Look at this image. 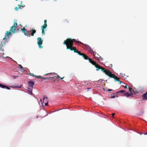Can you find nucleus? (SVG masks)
Segmentation results:
<instances>
[{
    "mask_svg": "<svg viewBox=\"0 0 147 147\" xmlns=\"http://www.w3.org/2000/svg\"><path fill=\"white\" fill-rule=\"evenodd\" d=\"M74 42H75L76 43L78 44H83L82 42L76 40L75 39H72L70 38H67L66 40H65L63 44L66 45L67 49H69L71 51H72L74 48L73 47Z\"/></svg>",
    "mask_w": 147,
    "mask_h": 147,
    "instance_id": "nucleus-1",
    "label": "nucleus"
},
{
    "mask_svg": "<svg viewBox=\"0 0 147 147\" xmlns=\"http://www.w3.org/2000/svg\"><path fill=\"white\" fill-rule=\"evenodd\" d=\"M17 24L16 22L14 23L13 26L10 28L9 31H7L5 33V36L3 38L4 40L9 39V35L11 36L12 35L11 33L12 32L13 34L16 32H19V29L17 28Z\"/></svg>",
    "mask_w": 147,
    "mask_h": 147,
    "instance_id": "nucleus-2",
    "label": "nucleus"
},
{
    "mask_svg": "<svg viewBox=\"0 0 147 147\" xmlns=\"http://www.w3.org/2000/svg\"><path fill=\"white\" fill-rule=\"evenodd\" d=\"M31 76H32L34 77H36L37 78H40L44 80L48 79L49 80H53L54 82H55V80L57 78H59L61 79H63L64 78V77L62 78H60L59 75H57V76H55L54 77H50L48 78L43 77H41L40 76H36L34 74H30Z\"/></svg>",
    "mask_w": 147,
    "mask_h": 147,
    "instance_id": "nucleus-3",
    "label": "nucleus"
},
{
    "mask_svg": "<svg viewBox=\"0 0 147 147\" xmlns=\"http://www.w3.org/2000/svg\"><path fill=\"white\" fill-rule=\"evenodd\" d=\"M95 66L96 68V70L97 71H98L101 69V70L105 74H112L111 72L109 70L106 69L105 68L102 67L97 64Z\"/></svg>",
    "mask_w": 147,
    "mask_h": 147,
    "instance_id": "nucleus-4",
    "label": "nucleus"
},
{
    "mask_svg": "<svg viewBox=\"0 0 147 147\" xmlns=\"http://www.w3.org/2000/svg\"><path fill=\"white\" fill-rule=\"evenodd\" d=\"M108 76L110 78H113L115 80V81L118 82V83L119 84H121L122 83V82L121 81L119 80V78L116 76L115 74H107Z\"/></svg>",
    "mask_w": 147,
    "mask_h": 147,
    "instance_id": "nucleus-5",
    "label": "nucleus"
},
{
    "mask_svg": "<svg viewBox=\"0 0 147 147\" xmlns=\"http://www.w3.org/2000/svg\"><path fill=\"white\" fill-rule=\"evenodd\" d=\"M36 32V31L32 28L31 30L27 31L26 36L28 37H30V36H34V34Z\"/></svg>",
    "mask_w": 147,
    "mask_h": 147,
    "instance_id": "nucleus-6",
    "label": "nucleus"
},
{
    "mask_svg": "<svg viewBox=\"0 0 147 147\" xmlns=\"http://www.w3.org/2000/svg\"><path fill=\"white\" fill-rule=\"evenodd\" d=\"M44 24L41 27V30H42V34L43 35L45 34L44 29L47 27V20H44Z\"/></svg>",
    "mask_w": 147,
    "mask_h": 147,
    "instance_id": "nucleus-7",
    "label": "nucleus"
},
{
    "mask_svg": "<svg viewBox=\"0 0 147 147\" xmlns=\"http://www.w3.org/2000/svg\"><path fill=\"white\" fill-rule=\"evenodd\" d=\"M37 44L38 45L39 47L40 48H42V47L41 46L42 44L43 40L42 39L41 37H39L37 38Z\"/></svg>",
    "mask_w": 147,
    "mask_h": 147,
    "instance_id": "nucleus-8",
    "label": "nucleus"
},
{
    "mask_svg": "<svg viewBox=\"0 0 147 147\" xmlns=\"http://www.w3.org/2000/svg\"><path fill=\"white\" fill-rule=\"evenodd\" d=\"M82 44L84 45L85 47L87 49V50H88L89 52L91 53L93 51L92 50L88 45L86 44H84L83 43Z\"/></svg>",
    "mask_w": 147,
    "mask_h": 147,
    "instance_id": "nucleus-9",
    "label": "nucleus"
},
{
    "mask_svg": "<svg viewBox=\"0 0 147 147\" xmlns=\"http://www.w3.org/2000/svg\"><path fill=\"white\" fill-rule=\"evenodd\" d=\"M91 54H93L94 55V56L95 58L99 59H102L101 57L98 54L94 51H93Z\"/></svg>",
    "mask_w": 147,
    "mask_h": 147,
    "instance_id": "nucleus-10",
    "label": "nucleus"
},
{
    "mask_svg": "<svg viewBox=\"0 0 147 147\" xmlns=\"http://www.w3.org/2000/svg\"><path fill=\"white\" fill-rule=\"evenodd\" d=\"M28 86L29 88H33V86L34 84V82L32 80H30L28 82Z\"/></svg>",
    "mask_w": 147,
    "mask_h": 147,
    "instance_id": "nucleus-11",
    "label": "nucleus"
},
{
    "mask_svg": "<svg viewBox=\"0 0 147 147\" xmlns=\"http://www.w3.org/2000/svg\"><path fill=\"white\" fill-rule=\"evenodd\" d=\"M73 51H74V52L78 53L80 55L82 56L83 54V53H82L81 51H78L77 49H76V47H74V48L73 49Z\"/></svg>",
    "mask_w": 147,
    "mask_h": 147,
    "instance_id": "nucleus-12",
    "label": "nucleus"
},
{
    "mask_svg": "<svg viewBox=\"0 0 147 147\" xmlns=\"http://www.w3.org/2000/svg\"><path fill=\"white\" fill-rule=\"evenodd\" d=\"M143 90V88H142L141 86H139L138 88V90L137 91H138L137 92L138 93L139 92H142Z\"/></svg>",
    "mask_w": 147,
    "mask_h": 147,
    "instance_id": "nucleus-13",
    "label": "nucleus"
},
{
    "mask_svg": "<svg viewBox=\"0 0 147 147\" xmlns=\"http://www.w3.org/2000/svg\"><path fill=\"white\" fill-rule=\"evenodd\" d=\"M18 67L20 69V70L24 72L26 71L25 69H24V67L21 65H18Z\"/></svg>",
    "mask_w": 147,
    "mask_h": 147,
    "instance_id": "nucleus-14",
    "label": "nucleus"
},
{
    "mask_svg": "<svg viewBox=\"0 0 147 147\" xmlns=\"http://www.w3.org/2000/svg\"><path fill=\"white\" fill-rule=\"evenodd\" d=\"M142 97L143 100H146L147 99V92L145 94L142 95Z\"/></svg>",
    "mask_w": 147,
    "mask_h": 147,
    "instance_id": "nucleus-15",
    "label": "nucleus"
},
{
    "mask_svg": "<svg viewBox=\"0 0 147 147\" xmlns=\"http://www.w3.org/2000/svg\"><path fill=\"white\" fill-rule=\"evenodd\" d=\"M21 30L22 32L24 34V35L26 36L27 31H26V30L25 28L24 27L22 29H21Z\"/></svg>",
    "mask_w": 147,
    "mask_h": 147,
    "instance_id": "nucleus-16",
    "label": "nucleus"
},
{
    "mask_svg": "<svg viewBox=\"0 0 147 147\" xmlns=\"http://www.w3.org/2000/svg\"><path fill=\"white\" fill-rule=\"evenodd\" d=\"M84 59L87 60L89 59V57L86 55L83 54L82 55Z\"/></svg>",
    "mask_w": 147,
    "mask_h": 147,
    "instance_id": "nucleus-17",
    "label": "nucleus"
},
{
    "mask_svg": "<svg viewBox=\"0 0 147 147\" xmlns=\"http://www.w3.org/2000/svg\"><path fill=\"white\" fill-rule=\"evenodd\" d=\"M18 8L17 7H15V10L17 11V10H18L19 8L21 9V7H24L22 5H18Z\"/></svg>",
    "mask_w": 147,
    "mask_h": 147,
    "instance_id": "nucleus-18",
    "label": "nucleus"
},
{
    "mask_svg": "<svg viewBox=\"0 0 147 147\" xmlns=\"http://www.w3.org/2000/svg\"><path fill=\"white\" fill-rule=\"evenodd\" d=\"M123 95L124 96L127 97L131 95V94L130 93L128 92H126L125 93H124Z\"/></svg>",
    "mask_w": 147,
    "mask_h": 147,
    "instance_id": "nucleus-19",
    "label": "nucleus"
},
{
    "mask_svg": "<svg viewBox=\"0 0 147 147\" xmlns=\"http://www.w3.org/2000/svg\"><path fill=\"white\" fill-rule=\"evenodd\" d=\"M128 88L129 89V91L131 93V95H132L133 93L134 92V91L133 90H132V88L129 87H128Z\"/></svg>",
    "mask_w": 147,
    "mask_h": 147,
    "instance_id": "nucleus-20",
    "label": "nucleus"
},
{
    "mask_svg": "<svg viewBox=\"0 0 147 147\" xmlns=\"http://www.w3.org/2000/svg\"><path fill=\"white\" fill-rule=\"evenodd\" d=\"M5 42L3 40L1 42V43L0 45V46L1 47H3L5 45Z\"/></svg>",
    "mask_w": 147,
    "mask_h": 147,
    "instance_id": "nucleus-21",
    "label": "nucleus"
},
{
    "mask_svg": "<svg viewBox=\"0 0 147 147\" xmlns=\"http://www.w3.org/2000/svg\"><path fill=\"white\" fill-rule=\"evenodd\" d=\"M47 97L44 96L43 98V102H47V101H48L47 99Z\"/></svg>",
    "mask_w": 147,
    "mask_h": 147,
    "instance_id": "nucleus-22",
    "label": "nucleus"
},
{
    "mask_svg": "<svg viewBox=\"0 0 147 147\" xmlns=\"http://www.w3.org/2000/svg\"><path fill=\"white\" fill-rule=\"evenodd\" d=\"M2 47L0 46V53H2V52H3V49L2 48Z\"/></svg>",
    "mask_w": 147,
    "mask_h": 147,
    "instance_id": "nucleus-23",
    "label": "nucleus"
},
{
    "mask_svg": "<svg viewBox=\"0 0 147 147\" xmlns=\"http://www.w3.org/2000/svg\"><path fill=\"white\" fill-rule=\"evenodd\" d=\"M32 89L33 88H29V87L28 88V91L30 92H32Z\"/></svg>",
    "mask_w": 147,
    "mask_h": 147,
    "instance_id": "nucleus-24",
    "label": "nucleus"
},
{
    "mask_svg": "<svg viewBox=\"0 0 147 147\" xmlns=\"http://www.w3.org/2000/svg\"><path fill=\"white\" fill-rule=\"evenodd\" d=\"M125 92V90H122L117 92V93H124Z\"/></svg>",
    "mask_w": 147,
    "mask_h": 147,
    "instance_id": "nucleus-25",
    "label": "nucleus"
},
{
    "mask_svg": "<svg viewBox=\"0 0 147 147\" xmlns=\"http://www.w3.org/2000/svg\"><path fill=\"white\" fill-rule=\"evenodd\" d=\"M0 87L2 88H5V87H6V86L1 84Z\"/></svg>",
    "mask_w": 147,
    "mask_h": 147,
    "instance_id": "nucleus-26",
    "label": "nucleus"
},
{
    "mask_svg": "<svg viewBox=\"0 0 147 147\" xmlns=\"http://www.w3.org/2000/svg\"><path fill=\"white\" fill-rule=\"evenodd\" d=\"M91 63L93 65L95 66L97 63H96V62L93 61V62H92Z\"/></svg>",
    "mask_w": 147,
    "mask_h": 147,
    "instance_id": "nucleus-27",
    "label": "nucleus"
},
{
    "mask_svg": "<svg viewBox=\"0 0 147 147\" xmlns=\"http://www.w3.org/2000/svg\"><path fill=\"white\" fill-rule=\"evenodd\" d=\"M87 60H88L89 62L91 63H92V62H93V61L91 59H90L89 58V59H88Z\"/></svg>",
    "mask_w": 147,
    "mask_h": 147,
    "instance_id": "nucleus-28",
    "label": "nucleus"
},
{
    "mask_svg": "<svg viewBox=\"0 0 147 147\" xmlns=\"http://www.w3.org/2000/svg\"><path fill=\"white\" fill-rule=\"evenodd\" d=\"M87 60H88L89 62L91 63H92V62H93V61L91 59H90L89 58V59H88Z\"/></svg>",
    "mask_w": 147,
    "mask_h": 147,
    "instance_id": "nucleus-29",
    "label": "nucleus"
},
{
    "mask_svg": "<svg viewBox=\"0 0 147 147\" xmlns=\"http://www.w3.org/2000/svg\"><path fill=\"white\" fill-rule=\"evenodd\" d=\"M18 77V76H13V78L15 79Z\"/></svg>",
    "mask_w": 147,
    "mask_h": 147,
    "instance_id": "nucleus-30",
    "label": "nucleus"
},
{
    "mask_svg": "<svg viewBox=\"0 0 147 147\" xmlns=\"http://www.w3.org/2000/svg\"><path fill=\"white\" fill-rule=\"evenodd\" d=\"M103 81V80L102 79H100L98 81H97V82L100 81V82H102Z\"/></svg>",
    "mask_w": 147,
    "mask_h": 147,
    "instance_id": "nucleus-31",
    "label": "nucleus"
},
{
    "mask_svg": "<svg viewBox=\"0 0 147 147\" xmlns=\"http://www.w3.org/2000/svg\"><path fill=\"white\" fill-rule=\"evenodd\" d=\"M48 101H47V102H46L45 105L46 106H47L48 105Z\"/></svg>",
    "mask_w": 147,
    "mask_h": 147,
    "instance_id": "nucleus-32",
    "label": "nucleus"
},
{
    "mask_svg": "<svg viewBox=\"0 0 147 147\" xmlns=\"http://www.w3.org/2000/svg\"><path fill=\"white\" fill-rule=\"evenodd\" d=\"M5 88H6L8 90H10V88L8 87H7V86H6V87H5Z\"/></svg>",
    "mask_w": 147,
    "mask_h": 147,
    "instance_id": "nucleus-33",
    "label": "nucleus"
},
{
    "mask_svg": "<svg viewBox=\"0 0 147 147\" xmlns=\"http://www.w3.org/2000/svg\"><path fill=\"white\" fill-rule=\"evenodd\" d=\"M123 86L125 89H126V88H127V86Z\"/></svg>",
    "mask_w": 147,
    "mask_h": 147,
    "instance_id": "nucleus-34",
    "label": "nucleus"
},
{
    "mask_svg": "<svg viewBox=\"0 0 147 147\" xmlns=\"http://www.w3.org/2000/svg\"><path fill=\"white\" fill-rule=\"evenodd\" d=\"M115 96L114 95V96H111V98H115Z\"/></svg>",
    "mask_w": 147,
    "mask_h": 147,
    "instance_id": "nucleus-35",
    "label": "nucleus"
},
{
    "mask_svg": "<svg viewBox=\"0 0 147 147\" xmlns=\"http://www.w3.org/2000/svg\"><path fill=\"white\" fill-rule=\"evenodd\" d=\"M113 90L112 89H109L107 91H112Z\"/></svg>",
    "mask_w": 147,
    "mask_h": 147,
    "instance_id": "nucleus-36",
    "label": "nucleus"
},
{
    "mask_svg": "<svg viewBox=\"0 0 147 147\" xmlns=\"http://www.w3.org/2000/svg\"><path fill=\"white\" fill-rule=\"evenodd\" d=\"M115 114V113H113L112 114V116H113V117H114V116Z\"/></svg>",
    "mask_w": 147,
    "mask_h": 147,
    "instance_id": "nucleus-37",
    "label": "nucleus"
},
{
    "mask_svg": "<svg viewBox=\"0 0 147 147\" xmlns=\"http://www.w3.org/2000/svg\"><path fill=\"white\" fill-rule=\"evenodd\" d=\"M49 74H56V73H49Z\"/></svg>",
    "mask_w": 147,
    "mask_h": 147,
    "instance_id": "nucleus-38",
    "label": "nucleus"
},
{
    "mask_svg": "<svg viewBox=\"0 0 147 147\" xmlns=\"http://www.w3.org/2000/svg\"><path fill=\"white\" fill-rule=\"evenodd\" d=\"M144 134V135H147V132H145V133Z\"/></svg>",
    "mask_w": 147,
    "mask_h": 147,
    "instance_id": "nucleus-39",
    "label": "nucleus"
},
{
    "mask_svg": "<svg viewBox=\"0 0 147 147\" xmlns=\"http://www.w3.org/2000/svg\"><path fill=\"white\" fill-rule=\"evenodd\" d=\"M40 101H41V102H42V100L41 99L40 100Z\"/></svg>",
    "mask_w": 147,
    "mask_h": 147,
    "instance_id": "nucleus-40",
    "label": "nucleus"
},
{
    "mask_svg": "<svg viewBox=\"0 0 147 147\" xmlns=\"http://www.w3.org/2000/svg\"><path fill=\"white\" fill-rule=\"evenodd\" d=\"M22 1H21V4H22Z\"/></svg>",
    "mask_w": 147,
    "mask_h": 147,
    "instance_id": "nucleus-41",
    "label": "nucleus"
},
{
    "mask_svg": "<svg viewBox=\"0 0 147 147\" xmlns=\"http://www.w3.org/2000/svg\"><path fill=\"white\" fill-rule=\"evenodd\" d=\"M16 1H17L18 0H15Z\"/></svg>",
    "mask_w": 147,
    "mask_h": 147,
    "instance_id": "nucleus-42",
    "label": "nucleus"
},
{
    "mask_svg": "<svg viewBox=\"0 0 147 147\" xmlns=\"http://www.w3.org/2000/svg\"><path fill=\"white\" fill-rule=\"evenodd\" d=\"M47 74H45V75H47Z\"/></svg>",
    "mask_w": 147,
    "mask_h": 147,
    "instance_id": "nucleus-43",
    "label": "nucleus"
}]
</instances>
